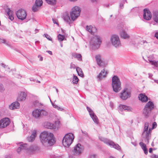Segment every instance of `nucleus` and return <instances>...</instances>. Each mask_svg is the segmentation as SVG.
Segmentation results:
<instances>
[{
	"label": "nucleus",
	"mask_w": 158,
	"mask_h": 158,
	"mask_svg": "<svg viewBox=\"0 0 158 158\" xmlns=\"http://www.w3.org/2000/svg\"><path fill=\"white\" fill-rule=\"evenodd\" d=\"M87 109L89 113V114L91 117L92 118L93 121L95 123L98 124L99 123L98 118L97 116L94 114L93 111L88 107H87Z\"/></svg>",
	"instance_id": "17"
},
{
	"label": "nucleus",
	"mask_w": 158,
	"mask_h": 158,
	"mask_svg": "<svg viewBox=\"0 0 158 158\" xmlns=\"http://www.w3.org/2000/svg\"><path fill=\"white\" fill-rule=\"evenodd\" d=\"M157 124L156 122H155L152 123V128L149 127L148 130V128L149 125L148 123H146L144 125V129L143 131L142 137L144 139L145 142L147 143L149 142V140L151 136V132L152 130L156 127Z\"/></svg>",
	"instance_id": "2"
},
{
	"label": "nucleus",
	"mask_w": 158,
	"mask_h": 158,
	"mask_svg": "<svg viewBox=\"0 0 158 158\" xmlns=\"http://www.w3.org/2000/svg\"><path fill=\"white\" fill-rule=\"evenodd\" d=\"M44 126L45 128L56 130V126L55 125L50 122H46L44 124Z\"/></svg>",
	"instance_id": "20"
},
{
	"label": "nucleus",
	"mask_w": 158,
	"mask_h": 158,
	"mask_svg": "<svg viewBox=\"0 0 158 158\" xmlns=\"http://www.w3.org/2000/svg\"><path fill=\"white\" fill-rule=\"evenodd\" d=\"M154 107L153 103L151 101H149L146 105L143 111V114L146 118H148L149 115L151 110Z\"/></svg>",
	"instance_id": "9"
},
{
	"label": "nucleus",
	"mask_w": 158,
	"mask_h": 158,
	"mask_svg": "<svg viewBox=\"0 0 158 158\" xmlns=\"http://www.w3.org/2000/svg\"><path fill=\"white\" fill-rule=\"evenodd\" d=\"M60 46H61V47H63V44L62 43H60Z\"/></svg>",
	"instance_id": "61"
},
{
	"label": "nucleus",
	"mask_w": 158,
	"mask_h": 158,
	"mask_svg": "<svg viewBox=\"0 0 158 158\" xmlns=\"http://www.w3.org/2000/svg\"><path fill=\"white\" fill-rule=\"evenodd\" d=\"M152 148H150L149 149V152L150 153H151L152 152Z\"/></svg>",
	"instance_id": "57"
},
{
	"label": "nucleus",
	"mask_w": 158,
	"mask_h": 158,
	"mask_svg": "<svg viewBox=\"0 0 158 158\" xmlns=\"http://www.w3.org/2000/svg\"><path fill=\"white\" fill-rule=\"evenodd\" d=\"M16 15L18 18L21 20L25 19L27 15L26 11L23 9H19L17 11Z\"/></svg>",
	"instance_id": "12"
},
{
	"label": "nucleus",
	"mask_w": 158,
	"mask_h": 158,
	"mask_svg": "<svg viewBox=\"0 0 158 158\" xmlns=\"http://www.w3.org/2000/svg\"><path fill=\"white\" fill-rule=\"evenodd\" d=\"M52 105L54 108H56L58 110L60 111H63L64 110V109L62 107H60L57 106V105H56V104L55 103H52Z\"/></svg>",
	"instance_id": "40"
},
{
	"label": "nucleus",
	"mask_w": 158,
	"mask_h": 158,
	"mask_svg": "<svg viewBox=\"0 0 158 158\" xmlns=\"http://www.w3.org/2000/svg\"><path fill=\"white\" fill-rule=\"evenodd\" d=\"M78 0H69L70 2H75L77 1Z\"/></svg>",
	"instance_id": "55"
},
{
	"label": "nucleus",
	"mask_w": 158,
	"mask_h": 158,
	"mask_svg": "<svg viewBox=\"0 0 158 158\" xmlns=\"http://www.w3.org/2000/svg\"><path fill=\"white\" fill-rule=\"evenodd\" d=\"M27 97V93L24 92H19L17 97V100L19 101H25Z\"/></svg>",
	"instance_id": "18"
},
{
	"label": "nucleus",
	"mask_w": 158,
	"mask_h": 158,
	"mask_svg": "<svg viewBox=\"0 0 158 158\" xmlns=\"http://www.w3.org/2000/svg\"><path fill=\"white\" fill-rule=\"evenodd\" d=\"M28 152H35L39 150V148L36 145H32L29 148H27V149Z\"/></svg>",
	"instance_id": "25"
},
{
	"label": "nucleus",
	"mask_w": 158,
	"mask_h": 158,
	"mask_svg": "<svg viewBox=\"0 0 158 158\" xmlns=\"http://www.w3.org/2000/svg\"><path fill=\"white\" fill-rule=\"evenodd\" d=\"M139 144L141 147L142 149L143 150L144 153L146 155L148 153V151L146 148V144H144L143 142H140L139 143Z\"/></svg>",
	"instance_id": "32"
},
{
	"label": "nucleus",
	"mask_w": 158,
	"mask_h": 158,
	"mask_svg": "<svg viewBox=\"0 0 158 158\" xmlns=\"http://www.w3.org/2000/svg\"><path fill=\"white\" fill-rule=\"evenodd\" d=\"M72 56L74 58H77L79 61H81L82 60V56L80 54L74 53L72 54Z\"/></svg>",
	"instance_id": "34"
},
{
	"label": "nucleus",
	"mask_w": 158,
	"mask_h": 158,
	"mask_svg": "<svg viewBox=\"0 0 158 158\" xmlns=\"http://www.w3.org/2000/svg\"><path fill=\"white\" fill-rule=\"evenodd\" d=\"M73 83L74 84H77L79 80L77 77L75 75H73Z\"/></svg>",
	"instance_id": "41"
},
{
	"label": "nucleus",
	"mask_w": 158,
	"mask_h": 158,
	"mask_svg": "<svg viewBox=\"0 0 158 158\" xmlns=\"http://www.w3.org/2000/svg\"><path fill=\"white\" fill-rule=\"evenodd\" d=\"M153 158H158V155H155L153 157Z\"/></svg>",
	"instance_id": "58"
},
{
	"label": "nucleus",
	"mask_w": 158,
	"mask_h": 158,
	"mask_svg": "<svg viewBox=\"0 0 158 158\" xmlns=\"http://www.w3.org/2000/svg\"><path fill=\"white\" fill-rule=\"evenodd\" d=\"M20 143V147L18 148L17 149V152L18 153H19L22 150L27 149V144H22L21 143Z\"/></svg>",
	"instance_id": "33"
},
{
	"label": "nucleus",
	"mask_w": 158,
	"mask_h": 158,
	"mask_svg": "<svg viewBox=\"0 0 158 158\" xmlns=\"http://www.w3.org/2000/svg\"><path fill=\"white\" fill-rule=\"evenodd\" d=\"M43 35L44 36V37H46L47 39L48 40H50V41L52 40V38L48 34H44Z\"/></svg>",
	"instance_id": "44"
},
{
	"label": "nucleus",
	"mask_w": 158,
	"mask_h": 158,
	"mask_svg": "<svg viewBox=\"0 0 158 158\" xmlns=\"http://www.w3.org/2000/svg\"><path fill=\"white\" fill-rule=\"evenodd\" d=\"M82 131V133L84 135L86 136L87 135V133L86 132L83 131Z\"/></svg>",
	"instance_id": "50"
},
{
	"label": "nucleus",
	"mask_w": 158,
	"mask_h": 158,
	"mask_svg": "<svg viewBox=\"0 0 158 158\" xmlns=\"http://www.w3.org/2000/svg\"><path fill=\"white\" fill-rule=\"evenodd\" d=\"M40 61H42L43 60V57H40Z\"/></svg>",
	"instance_id": "60"
},
{
	"label": "nucleus",
	"mask_w": 158,
	"mask_h": 158,
	"mask_svg": "<svg viewBox=\"0 0 158 158\" xmlns=\"http://www.w3.org/2000/svg\"><path fill=\"white\" fill-rule=\"evenodd\" d=\"M110 41L112 45L116 48H120L122 46L120 38L117 35H112L110 36Z\"/></svg>",
	"instance_id": "7"
},
{
	"label": "nucleus",
	"mask_w": 158,
	"mask_h": 158,
	"mask_svg": "<svg viewBox=\"0 0 158 158\" xmlns=\"http://www.w3.org/2000/svg\"><path fill=\"white\" fill-rule=\"evenodd\" d=\"M43 1L42 0H36L35 4L32 7V10L34 12H36L40 9V7L42 6Z\"/></svg>",
	"instance_id": "16"
},
{
	"label": "nucleus",
	"mask_w": 158,
	"mask_h": 158,
	"mask_svg": "<svg viewBox=\"0 0 158 158\" xmlns=\"http://www.w3.org/2000/svg\"><path fill=\"white\" fill-rule=\"evenodd\" d=\"M99 139L111 147L114 148L118 150H120V147L119 145L118 144L115 143L113 141L102 137H99Z\"/></svg>",
	"instance_id": "10"
},
{
	"label": "nucleus",
	"mask_w": 158,
	"mask_h": 158,
	"mask_svg": "<svg viewBox=\"0 0 158 158\" xmlns=\"http://www.w3.org/2000/svg\"><path fill=\"white\" fill-rule=\"evenodd\" d=\"M41 141L44 145L52 146L56 142V139L53 133L45 131L41 133L40 135Z\"/></svg>",
	"instance_id": "1"
},
{
	"label": "nucleus",
	"mask_w": 158,
	"mask_h": 158,
	"mask_svg": "<svg viewBox=\"0 0 158 158\" xmlns=\"http://www.w3.org/2000/svg\"><path fill=\"white\" fill-rule=\"evenodd\" d=\"M1 66L4 68L6 69L7 67V66H6V65L3 64H1Z\"/></svg>",
	"instance_id": "49"
},
{
	"label": "nucleus",
	"mask_w": 158,
	"mask_h": 158,
	"mask_svg": "<svg viewBox=\"0 0 158 158\" xmlns=\"http://www.w3.org/2000/svg\"><path fill=\"white\" fill-rule=\"evenodd\" d=\"M108 73V71L103 69L99 73L97 76V78L99 80H101L102 78H105Z\"/></svg>",
	"instance_id": "21"
},
{
	"label": "nucleus",
	"mask_w": 158,
	"mask_h": 158,
	"mask_svg": "<svg viewBox=\"0 0 158 158\" xmlns=\"http://www.w3.org/2000/svg\"><path fill=\"white\" fill-rule=\"evenodd\" d=\"M110 106L111 108H113L114 106V105L112 102H110Z\"/></svg>",
	"instance_id": "51"
},
{
	"label": "nucleus",
	"mask_w": 158,
	"mask_h": 158,
	"mask_svg": "<svg viewBox=\"0 0 158 158\" xmlns=\"http://www.w3.org/2000/svg\"><path fill=\"white\" fill-rule=\"evenodd\" d=\"M63 18L64 20L69 24H70L71 22V20L69 15L67 13H66L64 15Z\"/></svg>",
	"instance_id": "29"
},
{
	"label": "nucleus",
	"mask_w": 158,
	"mask_h": 158,
	"mask_svg": "<svg viewBox=\"0 0 158 158\" xmlns=\"http://www.w3.org/2000/svg\"><path fill=\"white\" fill-rule=\"evenodd\" d=\"M9 70H10V68L9 67H7L6 68V70L8 72H10Z\"/></svg>",
	"instance_id": "54"
},
{
	"label": "nucleus",
	"mask_w": 158,
	"mask_h": 158,
	"mask_svg": "<svg viewBox=\"0 0 158 158\" xmlns=\"http://www.w3.org/2000/svg\"><path fill=\"white\" fill-rule=\"evenodd\" d=\"M5 90L3 85L2 84H0V91L3 92Z\"/></svg>",
	"instance_id": "45"
},
{
	"label": "nucleus",
	"mask_w": 158,
	"mask_h": 158,
	"mask_svg": "<svg viewBox=\"0 0 158 158\" xmlns=\"http://www.w3.org/2000/svg\"><path fill=\"white\" fill-rule=\"evenodd\" d=\"M10 123L9 118H5L0 120V128H3L6 127L9 125Z\"/></svg>",
	"instance_id": "15"
},
{
	"label": "nucleus",
	"mask_w": 158,
	"mask_h": 158,
	"mask_svg": "<svg viewBox=\"0 0 158 158\" xmlns=\"http://www.w3.org/2000/svg\"><path fill=\"white\" fill-rule=\"evenodd\" d=\"M6 11L7 12L8 15L9 16V19L11 21H12L14 19V14L13 11H11L10 9L8 8Z\"/></svg>",
	"instance_id": "28"
},
{
	"label": "nucleus",
	"mask_w": 158,
	"mask_h": 158,
	"mask_svg": "<svg viewBox=\"0 0 158 158\" xmlns=\"http://www.w3.org/2000/svg\"><path fill=\"white\" fill-rule=\"evenodd\" d=\"M81 11L80 8L77 6L73 7L70 12L71 19L73 21L75 20L80 15Z\"/></svg>",
	"instance_id": "8"
},
{
	"label": "nucleus",
	"mask_w": 158,
	"mask_h": 158,
	"mask_svg": "<svg viewBox=\"0 0 158 158\" xmlns=\"http://www.w3.org/2000/svg\"><path fill=\"white\" fill-rule=\"evenodd\" d=\"M57 38L58 40L60 42L64 40H66V39L65 38V36L60 34H58L57 36Z\"/></svg>",
	"instance_id": "39"
},
{
	"label": "nucleus",
	"mask_w": 158,
	"mask_h": 158,
	"mask_svg": "<svg viewBox=\"0 0 158 158\" xmlns=\"http://www.w3.org/2000/svg\"><path fill=\"white\" fill-rule=\"evenodd\" d=\"M45 1L47 3L51 5H55L56 2V0H45Z\"/></svg>",
	"instance_id": "38"
},
{
	"label": "nucleus",
	"mask_w": 158,
	"mask_h": 158,
	"mask_svg": "<svg viewBox=\"0 0 158 158\" xmlns=\"http://www.w3.org/2000/svg\"><path fill=\"white\" fill-rule=\"evenodd\" d=\"M76 68V65L73 64V63H71L70 64V68L75 69Z\"/></svg>",
	"instance_id": "47"
},
{
	"label": "nucleus",
	"mask_w": 158,
	"mask_h": 158,
	"mask_svg": "<svg viewBox=\"0 0 158 158\" xmlns=\"http://www.w3.org/2000/svg\"><path fill=\"white\" fill-rule=\"evenodd\" d=\"M89 1L92 3L97 2L98 1V0H89Z\"/></svg>",
	"instance_id": "52"
},
{
	"label": "nucleus",
	"mask_w": 158,
	"mask_h": 158,
	"mask_svg": "<svg viewBox=\"0 0 158 158\" xmlns=\"http://www.w3.org/2000/svg\"><path fill=\"white\" fill-rule=\"evenodd\" d=\"M76 71L78 73V75L81 77H84V74L83 72L82 69L79 67H77L76 68Z\"/></svg>",
	"instance_id": "36"
},
{
	"label": "nucleus",
	"mask_w": 158,
	"mask_h": 158,
	"mask_svg": "<svg viewBox=\"0 0 158 158\" xmlns=\"http://www.w3.org/2000/svg\"><path fill=\"white\" fill-rule=\"evenodd\" d=\"M118 110L119 111L122 112L123 110H127V111H131L132 109L130 107L127 106L120 104L118 106Z\"/></svg>",
	"instance_id": "22"
},
{
	"label": "nucleus",
	"mask_w": 158,
	"mask_h": 158,
	"mask_svg": "<svg viewBox=\"0 0 158 158\" xmlns=\"http://www.w3.org/2000/svg\"><path fill=\"white\" fill-rule=\"evenodd\" d=\"M35 105L37 106H42L43 105L41 103H40L39 101H35L34 103Z\"/></svg>",
	"instance_id": "43"
},
{
	"label": "nucleus",
	"mask_w": 158,
	"mask_h": 158,
	"mask_svg": "<svg viewBox=\"0 0 158 158\" xmlns=\"http://www.w3.org/2000/svg\"><path fill=\"white\" fill-rule=\"evenodd\" d=\"M55 125L56 126V130H57L58 129L59 126L60 124V121L58 120L57 121H56L55 122Z\"/></svg>",
	"instance_id": "42"
},
{
	"label": "nucleus",
	"mask_w": 158,
	"mask_h": 158,
	"mask_svg": "<svg viewBox=\"0 0 158 158\" xmlns=\"http://www.w3.org/2000/svg\"><path fill=\"white\" fill-rule=\"evenodd\" d=\"M155 81L158 84V80Z\"/></svg>",
	"instance_id": "63"
},
{
	"label": "nucleus",
	"mask_w": 158,
	"mask_h": 158,
	"mask_svg": "<svg viewBox=\"0 0 158 158\" xmlns=\"http://www.w3.org/2000/svg\"><path fill=\"white\" fill-rule=\"evenodd\" d=\"M138 98L139 100L142 102H146L148 100V97L144 94H140Z\"/></svg>",
	"instance_id": "26"
},
{
	"label": "nucleus",
	"mask_w": 158,
	"mask_h": 158,
	"mask_svg": "<svg viewBox=\"0 0 158 158\" xmlns=\"http://www.w3.org/2000/svg\"><path fill=\"white\" fill-rule=\"evenodd\" d=\"M153 19L155 22L158 23V12L155 11L154 12Z\"/></svg>",
	"instance_id": "37"
},
{
	"label": "nucleus",
	"mask_w": 158,
	"mask_h": 158,
	"mask_svg": "<svg viewBox=\"0 0 158 158\" xmlns=\"http://www.w3.org/2000/svg\"><path fill=\"white\" fill-rule=\"evenodd\" d=\"M49 54L52 55V52L50 51H47Z\"/></svg>",
	"instance_id": "56"
},
{
	"label": "nucleus",
	"mask_w": 158,
	"mask_h": 158,
	"mask_svg": "<svg viewBox=\"0 0 158 158\" xmlns=\"http://www.w3.org/2000/svg\"><path fill=\"white\" fill-rule=\"evenodd\" d=\"M0 43H3L5 44L6 46L11 47V45L10 43L4 39L0 38Z\"/></svg>",
	"instance_id": "35"
},
{
	"label": "nucleus",
	"mask_w": 158,
	"mask_h": 158,
	"mask_svg": "<svg viewBox=\"0 0 158 158\" xmlns=\"http://www.w3.org/2000/svg\"><path fill=\"white\" fill-rule=\"evenodd\" d=\"M155 36L158 39V32H156L155 34Z\"/></svg>",
	"instance_id": "53"
},
{
	"label": "nucleus",
	"mask_w": 158,
	"mask_h": 158,
	"mask_svg": "<svg viewBox=\"0 0 158 158\" xmlns=\"http://www.w3.org/2000/svg\"><path fill=\"white\" fill-rule=\"evenodd\" d=\"M102 42V38L99 35H94L91 37L89 43L92 48L96 49L100 47Z\"/></svg>",
	"instance_id": "3"
},
{
	"label": "nucleus",
	"mask_w": 158,
	"mask_h": 158,
	"mask_svg": "<svg viewBox=\"0 0 158 158\" xmlns=\"http://www.w3.org/2000/svg\"><path fill=\"white\" fill-rule=\"evenodd\" d=\"M32 116L36 119H39L43 116L48 115V112L45 109H36L32 113Z\"/></svg>",
	"instance_id": "6"
},
{
	"label": "nucleus",
	"mask_w": 158,
	"mask_h": 158,
	"mask_svg": "<svg viewBox=\"0 0 158 158\" xmlns=\"http://www.w3.org/2000/svg\"><path fill=\"white\" fill-rule=\"evenodd\" d=\"M121 37L124 39H128L129 38V35L124 30H122L120 32Z\"/></svg>",
	"instance_id": "30"
},
{
	"label": "nucleus",
	"mask_w": 158,
	"mask_h": 158,
	"mask_svg": "<svg viewBox=\"0 0 158 158\" xmlns=\"http://www.w3.org/2000/svg\"><path fill=\"white\" fill-rule=\"evenodd\" d=\"M37 131L35 130H33L32 131L31 135L30 136L27 137V139L29 142L33 141L35 139L36 136Z\"/></svg>",
	"instance_id": "23"
},
{
	"label": "nucleus",
	"mask_w": 158,
	"mask_h": 158,
	"mask_svg": "<svg viewBox=\"0 0 158 158\" xmlns=\"http://www.w3.org/2000/svg\"><path fill=\"white\" fill-rule=\"evenodd\" d=\"M98 65L100 67H103L106 65L105 61L102 59L101 56L99 54L96 55L95 56Z\"/></svg>",
	"instance_id": "14"
},
{
	"label": "nucleus",
	"mask_w": 158,
	"mask_h": 158,
	"mask_svg": "<svg viewBox=\"0 0 158 158\" xmlns=\"http://www.w3.org/2000/svg\"><path fill=\"white\" fill-rule=\"evenodd\" d=\"M123 6V4H120V7L121 8H122Z\"/></svg>",
	"instance_id": "59"
},
{
	"label": "nucleus",
	"mask_w": 158,
	"mask_h": 158,
	"mask_svg": "<svg viewBox=\"0 0 158 158\" xmlns=\"http://www.w3.org/2000/svg\"><path fill=\"white\" fill-rule=\"evenodd\" d=\"M74 139V136L71 133L66 134L62 140V143L65 147H69L73 143Z\"/></svg>",
	"instance_id": "5"
},
{
	"label": "nucleus",
	"mask_w": 158,
	"mask_h": 158,
	"mask_svg": "<svg viewBox=\"0 0 158 158\" xmlns=\"http://www.w3.org/2000/svg\"><path fill=\"white\" fill-rule=\"evenodd\" d=\"M86 30L91 34L95 33L96 31V28L91 26H87L86 27Z\"/></svg>",
	"instance_id": "27"
},
{
	"label": "nucleus",
	"mask_w": 158,
	"mask_h": 158,
	"mask_svg": "<svg viewBox=\"0 0 158 158\" xmlns=\"http://www.w3.org/2000/svg\"><path fill=\"white\" fill-rule=\"evenodd\" d=\"M148 58V61L152 65H154L156 67H157L158 65L157 61H155L153 58L149 57Z\"/></svg>",
	"instance_id": "31"
},
{
	"label": "nucleus",
	"mask_w": 158,
	"mask_h": 158,
	"mask_svg": "<svg viewBox=\"0 0 158 158\" xmlns=\"http://www.w3.org/2000/svg\"><path fill=\"white\" fill-rule=\"evenodd\" d=\"M112 82L114 91L116 93L118 92L121 89V84L119 78L116 76H114Z\"/></svg>",
	"instance_id": "4"
},
{
	"label": "nucleus",
	"mask_w": 158,
	"mask_h": 158,
	"mask_svg": "<svg viewBox=\"0 0 158 158\" xmlns=\"http://www.w3.org/2000/svg\"><path fill=\"white\" fill-rule=\"evenodd\" d=\"M109 158H115V157H114V156H110V157Z\"/></svg>",
	"instance_id": "62"
},
{
	"label": "nucleus",
	"mask_w": 158,
	"mask_h": 158,
	"mask_svg": "<svg viewBox=\"0 0 158 158\" xmlns=\"http://www.w3.org/2000/svg\"><path fill=\"white\" fill-rule=\"evenodd\" d=\"M83 149V146L80 143H78L74 147L73 152L75 155H78L82 153Z\"/></svg>",
	"instance_id": "13"
},
{
	"label": "nucleus",
	"mask_w": 158,
	"mask_h": 158,
	"mask_svg": "<svg viewBox=\"0 0 158 158\" xmlns=\"http://www.w3.org/2000/svg\"><path fill=\"white\" fill-rule=\"evenodd\" d=\"M131 93L127 88L123 90L120 93L119 97L123 100H126L130 97Z\"/></svg>",
	"instance_id": "11"
},
{
	"label": "nucleus",
	"mask_w": 158,
	"mask_h": 158,
	"mask_svg": "<svg viewBox=\"0 0 158 158\" xmlns=\"http://www.w3.org/2000/svg\"><path fill=\"white\" fill-rule=\"evenodd\" d=\"M96 155L95 154L92 153L90 155L89 158H96Z\"/></svg>",
	"instance_id": "46"
},
{
	"label": "nucleus",
	"mask_w": 158,
	"mask_h": 158,
	"mask_svg": "<svg viewBox=\"0 0 158 158\" xmlns=\"http://www.w3.org/2000/svg\"><path fill=\"white\" fill-rule=\"evenodd\" d=\"M143 17L144 19L147 20H150L152 18V15L148 9H145L143 10Z\"/></svg>",
	"instance_id": "19"
},
{
	"label": "nucleus",
	"mask_w": 158,
	"mask_h": 158,
	"mask_svg": "<svg viewBox=\"0 0 158 158\" xmlns=\"http://www.w3.org/2000/svg\"><path fill=\"white\" fill-rule=\"evenodd\" d=\"M56 91L57 92H58V89H56Z\"/></svg>",
	"instance_id": "64"
},
{
	"label": "nucleus",
	"mask_w": 158,
	"mask_h": 158,
	"mask_svg": "<svg viewBox=\"0 0 158 158\" xmlns=\"http://www.w3.org/2000/svg\"><path fill=\"white\" fill-rule=\"evenodd\" d=\"M20 107V104L18 102H13L9 106V108L11 110L18 109Z\"/></svg>",
	"instance_id": "24"
},
{
	"label": "nucleus",
	"mask_w": 158,
	"mask_h": 158,
	"mask_svg": "<svg viewBox=\"0 0 158 158\" xmlns=\"http://www.w3.org/2000/svg\"><path fill=\"white\" fill-rule=\"evenodd\" d=\"M52 21L53 22V23L54 24H56L58 26V23H57V20L56 19H52Z\"/></svg>",
	"instance_id": "48"
}]
</instances>
